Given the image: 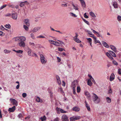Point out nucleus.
Instances as JSON below:
<instances>
[{
    "instance_id": "nucleus-55",
    "label": "nucleus",
    "mask_w": 121,
    "mask_h": 121,
    "mask_svg": "<svg viewBox=\"0 0 121 121\" xmlns=\"http://www.w3.org/2000/svg\"><path fill=\"white\" fill-rule=\"evenodd\" d=\"M75 36L74 37V39H74L77 38V37L78 36V35L77 33H75Z\"/></svg>"
},
{
    "instance_id": "nucleus-42",
    "label": "nucleus",
    "mask_w": 121,
    "mask_h": 121,
    "mask_svg": "<svg viewBox=\"0 0 121 121\" xmlns=\"http://www.w3.org/2000/svg\"><path fill=\"white\" fill-rule=\"evenodd\" d=\"M37 38H45V37L43 36H42L41 35H40L39 36H37L36 37Z\"/></svg>"
},
{
    "instance_id": "nucleus-16",
    "label": "nucleus",
    "mask_w": 121,
    "mask_h": 121,
    "mask_svg": "<svg viewBox=\"0 0 121 121\" xmlns=\"http://www.w3.org/2000/svg\"><path fill=\"white\" fill-rule=\"evenodd\" d=\"M13 51L18 53L22 54L23 52V51L22 50H15L13 49Z\"/></svg>"
},
{
    "instance_id": "nucleus-60",
    "label": "nucleus",
    "mask_w": 121,
    "mask_h": 121,
    "mask_svg": "<svg viewBox=\"0 0 121 121\" xmlns=\"http://www.w3.org/2000/svg\"><path fill=\"white\" fill-rule=\"evenodd\" d=\"M18 117L19 118H20L22 117V114H19L18 115Z\"/></svg>"
},
{
    "instance_id": "nucleus-15",
    "label": "nucleus",
    "mask_w": 121,
    "mask_h": 121,
    "mask_svg": "<svg viewBox=\"0 0 121 121\" xmlns=\"http://www.w3.org/2000/svg\"><path fill=\"white\" fill-rule=\"evenodd\" d=\"M85 104L86 107L87 108L88 110V111H90V106L89 105L87 104L86 101H85Z\"/></svg>"
},
{
    "instance_id": "nucleus-40",
    "label": "nucleus",
    "mask_w": 121,
    "mask_h": 121,
    "mask_svg": "<svg viewBox=\"0 0 121 121\" xmlns=\"http://www.w3.org/2000/svg\"><path fill=\"white\" fill-rule=\"evenodd\" d=\"M31 37L33 39H35V37L34 34L33 33H31L30 34Z\"/></svg>"
},
{
    "instance_id": "nucleus-23",
    "label": "nucleus",
    "mask_w": 121,
    "mask_h": 121,
    "mask_svg": "<svg viewBox=\"0 0 121 121\" xmlns=\"http://www.w3.org/2000/svg\"><path fill=\"white\" fill-rule=\"evenodd\" d=\"M93 38L94 39L95 43H100V41L99 40H97L96 37L95 36H94Z\"/></svg>"
},
{
    "instance_id": "nucleus-3",
    "label": "nucleus",
    "mask_w": 121,
    "mask_h": 121,
    "mask_svg": "<svg viewBox=\"0 0 121 121\" xmlns=\"http://www.w3.org/2000/svg\"><path fill=\"white\" fill-rule=\"evenodd\" d=\"M40 57L41 61L42 63L45 64L47 62V60L43 55H40Z\"/></svg>"
},
{
    "instance_id": "nucleus-43",
    "label": "nucleus",
    "mask_w": 121,
    "mask_h": 121,
    "mask_svg": "<svg viewBox=\"0 0 121 121\" xmlns=\"http://www.w3.org/2000/svg\"><path fill=\"white\" fill-rule=\"evenodd\" d=\"M5 26L8 29H9L11 27V26L9 25L6 24L5 25Z\"/></svg>"
},
{
    "instance_id": "nucleus-49",
    "label": "nucleus",
    "mask_w": 121,
    "mask_h": 121,
    "mask_svg": "<svg viewBox=\"0 0 121 121\" xmlns=\"http://www.w3.org/2000/svg\"><path fill=\"white\" fill-rule=\"evenodd\" d=\"M86 39L88 40V41L89 42V43H90L91 42H92V40L91 39V38H87Z\"/></svg>"
},
{
    "instance_id": "nucleus-14",
    "label": "nucleus",
    "mask_w": 121,
    "mask_h": 121,
    "mask_svg": "<svg viewBox=\"0 0 121 121\" xmlns=\"http://www.w3.org/2000/svg\"><path fill=\"white\" fill-rule=\"evenodd\" d=\"M56 77L58 84L59 85H60L61 84V81L59 77L58 76H57Z\"/></svg>"
},
{
    "instance_id": "nucleus-21",
    "label": "nucleus",
    "mask_w": 121,
    "mask_h": 121,
    "mask_svg": "<svg viewBox=\"0 0 121 121\" xmlns=\"http://www.w3.org/2000/svg\"><path fill=\"white\" fill-rule=\"evenodd\" d=\"M87 84L90 86H91L92 84V83L91 81V80L90 79H88L87 81Z\"/></svg>"
},
{
    "instance_id": "nucleus-59",
    "label": "nucleus",
    "mask_w": 121,
    "mask_h": 121,
    "mask_svg": "<svg viewBox=\"0 0 121 121\" xmlns=\"http://www.w3.org/2000/svg\"><path fill=\"white\" fill-rule=\"evenodd\" d=\"M24 2H22L20 4V6L21 7H22L24 5Z\"/></svg>"
},
{
    "instance_id": "nucleus-29",
    "label": "nucleus",
    "mask_w": 121,
    "mask_h": 121,
    "mask_svg": "<svg viewBox=\"0 0 121 121\" xmlns=\"http://www.w3.org/2000/svg\"><path fill=\"white\" fill-rule=\"evenodd\" d=\"M49 42L51 44H52L55 45L56 41H53V40H49Z\"/></svg>"
},
{
    "instance_id": "nucleus-28",
    "label": "nucleus",
    "mask_w": 121,
    "mask_h": 121,
    "mask_svg": "<svg viewBox=\"0 0 121 121\" xmlns=\"http://www.w3.org/2000/svg\"><path fill=\"white\" fill-rule=\"evenodd\" d=\"M89 14L92 17H96V16L95 14L92 12H90Z\"/></svg>"
},
{
    "instance_id": "nucleus-39",
    "label": "nucleus",
    "mask_w": 121,
    "mask_h": 121,
    "mask_svg": "<svg viewBox=\"0 0 121 121\" xmlns=\"http://www.w3.org/2000/svg\"><path fill=\"white\" fill-rule=\"evenodd\" d=\"M55 45L57 46H60V44L59 43V42L56 41L55 42Z\"/></svg>"
},
{
    "instance_id": "nucleus-35",
    "label": "nucleus",
    "mask_w": 121,
    "mask_h": 121,
    "mask_svg": "<svg viewBox=\"0 0 121 121\" xmlns=\"http://www.w3.org/2000/svg\"><path fill=\"white\" fill-rule=\"evenodd\" d=\"M58 48V51H59L61 52L63 51H65V50L62 48L59 47Z\"/></svg>"
},
{
    "instance_id": "nucleus-27",
    "label": "nucleus",
    "mask_w": 121,
    "mask_h": 121,
    "mask_svg": "<svg viewBox=\"0 0 121 121\" xmlns=\"http://www.w3.org/2000/svg\"><path fill=\"white\" fill-rule=\"evenodd\" d=\"M106 100L107 102L108 103H110L111 102V99L109 97H107Z\"/></svg>"
},
{
    "instance_id": "nucleus-1",
    "label": "nucleus",
    "mask_w": 121,
    "mask_h": 121,
    "mask_svg": "<svg viewBox=\"0 0 121 121\" xmlns=\"http://www.w3.org/2000/svg\"><path fill=\"white\" fill-rule=\"evenodd\" d=\"M15 41L18 42L20 46L24 47L25 46V43L24 41L26 40V38L24 36H21L19 37H16L14 39Z\"/></svg>"
},
{
    "instance_id": "nucleus-22",
    "label": "nucleus",
    "mask_w": 121,
    "mask_h": 121,
    "mask_svg": "<svg viewBox=\"0 0 121 121\" xmlns=\"http://www.w3.org/2000/svg\"><path fill=\"white\" fill-rule=\"evenodd\" d=\"M113 5L115 8H117L118 7V5L117 3V2H116L113 3Z\"/></svg>"
},
{
    "instance_id": "nucleus-58",
    "label": "nucleus",
    "mask_w": 121,
    "mask_h": 121,
    "mask_svg": "<svg viewBox=\"0 0 121 121\" xmlns=\"http://www.w3.org/2000/svg\"><path fill=\"white\" fill-rule=\"evenodd\" d=\"M26 94L25 93H23L22 94V96L24 98L26 97Z\"/></svg>"
},
{
    "instance_id": "nucleus-51",
    "label": "nucleus",
    "mask_w": 121,
    "mask_h": 121,
    "mask_svg": "<svg viewBox=\"0 0 121 121\" xmlns=\"http://www.w3.org/2000/svg\"><path fill=\"white\" fill-rule=\"evenodd\" d=\"M61 6L63 7H67V5L66 4H61Z\"/></svg>"
},
{
    "instance_id": "nucleus-2",
    "label": "nucleus",
    "mask_w": 121,
    "mask_h": 121,
    "mask_svg": "<svg viewBox=\"0 0 121 121\" xmlns=\"http://www.w3.org/2000/svg\"><path fill=\"white\" fill-rule=\"evenodd\" d=\"M93 101L96 104L98 103L100 101L99 98L98 97L97 95L95 93L93 94Z\"/></svg>"
},
{
    "instance_id": "nucleus-48",
    "label": "nucleus",
    "mask_w": 121,
    "mask_h": 121,
    "mask_svg": "<svg viewBox=\"0 0 121 121\" xmlns=\"http://www.w3.org/2000/svg\"><path fill=\"white\" fill-rule=\"evenodd\" d=\"M58 91L60 92H63L62 88L61 87H60L58 89Z\"/></svg>"
},
{
    "instance_id": "nucleus-13",
    "label": "nucleus",
    "mask_w": 121,
    "mask_h": 121,
    "mask_svg": "<svg viewBox=\"0 0 121 121\" xmlns=\"http://www.w3.org/2000/svg\"><path fill=\"white\" fill-rule=\"evenodd\" d=\"M73 110L76 112H78L80 110V109L79 108L76 107H73L72 108Z\"/></svg>"
},
{
    "instance_id": "nucleus-5",
    "label": "nucleus",
    "mask_w": 121,
    "mask_h": 121,
    "mask_svg": "<svg viewBox=\"0 0 121 121\" xmlns=\"http://www.w3.org/2000/svg\"><path fill=\"white\" fill-rule=\"evenodd\" d=\"M61 119L62 121H68V117L66 115H63L61 117Z\"/></svg>"
},
{
    "instance_id": "nucleus-31",
    "label": "nucleus",
    "mask_w": 121,
    "mask_h": 121,
    "mask_svg": "<svg viewBox=\"0 0 121 121\" xmlns=\"http://www.w3.org/2000/svg\"><path fill=\"white\" fill-rule=\"evenodd\" d=\"M74 40L75 42L78 43H80L81 42V41L77 38L74 39Z\"/></svg>"
},
{
    "instance_id": "nucleus-9",
    "label": "nucleus",
    "mask_w": 121,
    "mask_h": 121,
    "mask_svg": "<svg viewBox=\"0 0 121 121\" xmlns=\"http://www.w3.org/2000/svg\"><path fill=\"white\" fill-rule=\"evenodd\" d=\"M12 18L14 20L17 19V14L16 13L12 14Z\"/></svg>"
},
{
    "instance_id": "nucleus-45",
    "label": "nucleus",
    "mask_w": 121,
    "mask_h": 121,
    "mask_svg": "<svg viewBox=\"0 0 121 121\" xmlns=\"http://www.w3.org/2000/svg\"><path fill=\"white\" fill-rule=\"evenodd\" d=\"M117 19L119 21H121V17L120 16H118L117 17Z\"/></svg>"
},
{
    "instance_id": "nucleus-46",
    "label": "nucleus",
    "mask_w": 121,
    "mask_h": 121,
    "mask_svg": "<svg viewBox=\"0 0 121 121\" xmlns=\"http://www.w3.org/2000/svg\"><path fill=\"white\" fill-rule=\"evenodd\" d=\"M72 5L73 7V8L74 9H75V10H78V8L77 7V6L75 7V5H74L73 4Z\"/></svg>"
},
{
    "instance_id": "nucleus-63",
    "label": "nucleus",
    "mask_w": 121,
    "mask_h": 121,
    "mask_svg": "<svg viewBox=\"0 0 121 121\" xmlns=\"http://www.w3.org/2000/svg\"><path fill=\"white\" fill-rule=\"evenodd\" d=\"M65 82L64 81H62V86H65Z\"/></svg>"
},
{
    "instance_id": "nucleus-10",
    "label": "nucleus",
    "mask_w": 121,
    "mask_h": 121,
    "mask_svg": "<svg viewBox=\"0 0 121 121\" xmlns=\"http://www.w3.org/2000/svg\"><path fill=\"white\" fill-rule=\"evenodd\" d=\"M26 49L27 51V53L28 55L30 56H31V55L30 54L31 53L32 50L31 49L29 48V47H27L26 48Z\"/></svg>"
},
{
    "instance_id": "nucleus-4",
    "label": "nucleus",
    "mask_w": 121,
    "mask_h": 121,
    "mask_svg": "<svg viewBox=\"0 0 121 121\" xmlns=\"http://www.w3.org/2000/svg\"><path fill=\"white\" fill-rule=\"evenodd\" d=\"M81 118V117L78 116H74L70 117V121H74L76 120L79 119Z\"/></svg>"
},
{
    "instance_id": "nucleus-54",
    "label": "nucleus",
    "mask_w": 121,
    "mask_h": 121,
    "mask_svg": "<svg viewBox=\"0 0 121 121\" xmlns=\"http://www.w3.org/2000/svg\"><path fill=\"white\" fill-rule=\"evenodd\" d=\"M48 92H49L50 93V96H51V97H52V94H53V93H52V91H49V88H48Z\"/></svg>"
},
{
    "instance_id": "nucleus-32",
    "label": "nucleus",
    "mask_w": 121,
    "mask_h": 121,
    "mask_svg": "<svg viewBox=\"0 0 121 121\" xmlns=\"http://www.w3.org/2000/svg\"><path fill=\"white\" fill-rule=\"evenodd\" d=\"M69 14L71 15L73 17H77V16L73 13L70 12V13Z\"/></svg>"
},
{
    "instance_id": "nucleus-6",
    "label": "nucleus",
    "mask_w": 121,
    "mask_h": 121,
    "mask_svg": "<svg viewBox=\"0 0 121 121\" xmlns=\"http://www.w3.org/2000/svg\"><path fill=\"white\" fill-rule=\"evenodd\" d=\"M10 100L13 105L17 106V102L15 99H14L10 98Z\"/></svg>"
},
{
    "instance_id": "nucleus-61",
    "label": "nucleus",
    "mask_w": 121,
    "mask_h": 121,
    "mask_svg": "<svg viewBox=\"0 0 121 121\" xmlns=\"http://www.w3.org/2000/svg\"><path fill=\"white\" fill-rule=\"evenodd\" d=\"M118 73L119 74H121V69H119L118 70Z\"/></svg>"
},
{
    "instance_id": "nucleus-52",
    "label": "nucleus",
    "mask_w": 121,
    "mask_h": 121,
    "mask_svg": "<svg viewBox=\"0 0 121 121\" xmlns=\"http://www.w3.org/2000/svg\"><path fill=\"white\" fill-rule=\"evenodd\" d=\"M84 17L85 18H88V17L86 15V13H85L84 15Z\"/></svg>"
},
{
    "instance_id": "nucleus-12",
    "label": "nucleus",
    "mask_w": 121,
    "mask_h": 121,
    "mask_svg": "<svg viewBox=\"0 0 121 121\" xmlns=\"http://www.w3.org/2000/svg\"><path fill=\"white\" fill-rule=\"evenodd\" d=\"M15 109V106H14L12 108H10L9 109V111L10 112H13L14 111Z\"/></svg>"
},
{
    "instance_id": "nucleus-36",
    "label": "nucleus",
    "mask_w": 121,
    "mask_h": 121,
    "mask_svg": "<svg viewBox=\"0 0 121 121\" xmlns=\"http://www.w3.org/2000/svg\"><path fill=\"white\" fill-rule=\"evenodd\" d=\"M76 86H73L72 88L73 91V93L74 94H76L75 88L76 87Z\"/></svg>"
},
{
    "instance_id": "nucleus-17",
    "label": "nucleus",
    "mask_w": 121,
    "mask_h": 121,
    "mask_svg": "<svg viewBox=\"0 0 121 121\" xmlns=\"http://www.w3.org/2000/svg\"><path fill=\"white\" fill-rule=\"evenodd\" d=\"M25 22L27 26H30L29 21L28 19H26L25 20Z\"/></svg>"
},
{
    "instance_id": "nucleus-37",
    "label": "nucleus",
    "mask_w": 121,
    "mask_h": 121,
    "mask_svg": "<svg viewBox=\"0 0 121 121\" xmlns=\"http://www.w3.org/2000/svg\"><path fill=\"white\" fill-rule=\"evenodd\" d=\"M27 26H26L25 25H23V28L26 30H28V28Z\"/></svg>"
},
{
    "instance_id": "nucleus-26",
    "label": "nucleus",
    "mask_w": 121,
    "mask_h": 121,
    "mask_svg": "<svg viewBox=\"0 0 121 121\" xmlns=\"http://www.w3.org/2000/svg\"><path fill=\"white\" fill-rule=\"evenodd\" d=\"M59 111L62 113H65L67 112L66 111L63 110L61 108L59 109Z\"/></svg>"
},
{
    "instance_id": "nucleus-53",
    "label": "nucleus",
    "mask_w": 121,
    "mask_h": 121,
    "mask_svg": "<svg viewBox=\"0 0 121 121\" xmlns=\"http://www.w3.org/2000/svg\"><path fill=\"white\" fill-rule=\"evenodd\" d=\"M108 92L109 93H111L112 92V90L111 88L110 87L108 90Z\"/></svg>"
},
{
    "instance_id": "nucleus-64",
    "label": "nucleus",
    "mask_w": 121,
    "mask_h": 121,
    "mask_svg": "<svg viewBox=\"0 0 121 121\" xmlns=\"http://www.w3.org/2000/svg\"><path fill=\"white\" fill-rule=\"evenodd\" d=\"M57 58L58 60V61L60 62L61 61V59L60 58L58 57H57Z\"/></svg>"
},
{
    "instance_id": "nucleus-34",
    "label": "nucleus",
    "mask_w": 121,
    "mask_h": 121,
    "mask_svg": "<svg viewBox=\"0 0 121 121\" xmlns=\"http://www.w3.org/2000/svg\"><path fill=\"white\" fill-rule=\"evenodd\" d=\"M4 52L5 53H8L10 52L11 51L7 49H5L4 50Z\"/></svg>"
},
{
    "instance_id": "nucleus-33",
    "label": "nucleus",
    "mask_w": 121,
    "mask_h": 121,
    "mask_svg": "<svg viewBox=\"0 0 121 121\" xmlns=\"http://www.w3.org/2000/svg\"><path fill=\"white\" fill-rule=\"evenodd\" d=\"M46 117L45 116H44L43 117H41L40 118V119L42 120V119L43 120L46 121Z\"/></svg>"
},
{
    "instance_id": "nucleus-8",
    "label": "nucleus",
    "mask_w": 121,
    "mask_h": 121,
    "mask_svg": "<svg viewBox=\"0 0 121 121\" xmlns=\"http://www.w3.org/2000/svg\"><path fill=\"white\" fill-rule=\"evenodd\" d=\"M40 27H37L34 28L32 30V32L34 33L37 32L41 29Z\"/></svg>"
},
{
    "instance_id": "nucleus-50",
    "label": "nucleus",
    "mask_w": 121,
    "mask_h": 121,
    "mask_svg": "<svg viewBox=\"0 0 121 121\" xmlns=\"http://www.w3.org/2000/svg\"><path fill=\"white\" fill-rule=\"evenodd\" d=\"M29 44L30 46H34L35 45V43H32L31 42H30L29 43Z\"/></svg>"
},
{
    "instance_id": "nucleus-19",
    "label": "nucleus",
    "mask_w": 121,
    "mask_h": 121,
    "mask_svg": "<svg viewBox=\"0 0 121 121\" xmlns=\"http://www.w3.org/2000/svg\"><path fill=\"white\" fill-rule=\"evenodd\" d=\"M36 101L37 102H38L42 103L43 101L42 100L40 99L39 97L38 96L36 98Z\"/></svg>"
},
{
    "instance_id": "nucleus-44",
    "label": "nucleus",
    "mask_w": 121,
    "mask_h": 121,
    "mask_svg": "<svg viewBox=\"0 0 121 121\" xmlns=\"http://www.w3.org/2000/svg\"><path fill=\"white\" fill-rule=\"evenodd\" d=\"M7 6V5L6 4H5L4 5H3L0 8V9H3L4 8L6 7Z\"/></svg>"
},
{
    "instance_id": "nucleus-24",
    "label": "nucleus",
    "mask_w": 121,
    "mask_h": 121,
    "mask_svg": "<svg viewBox=\"0 0 121 121\" xmlns=\"http://www.w3.org/2000/svg\"><path fill=\"white\" fill-rule=\"evenodd\" d=\"M112 55V56L114 57H116V55L115 53L112 51H110L109 52Z\"/></svg>"
},
{
    "instance_id": "nucleus-41",
    "label": "nucleus",
    "mask_w": 121,
    "mask_h": 121,
    "mask_svg": "<svg viewBox=\"0 0 121 121\" xmlns=\"http://www.w3.org/2000/svg\"><path fill=\"white\" fill-rule=\"evenodd\" d=\"M81 89L79 86H78L77 87V92L78 93L80 92V91Z\"/></svg>"
},
{
    "instance_id": "nucleus-30",
    "label": "nucleus",
    "mask_w": 121,
    "mask_h": 121,
    "mask_svg": "<svg viewBox=\"0 0 121 121\" xmlns=\"http://www.w3.org/2000/svg\"><path fill=\"white\" fill-rule=\"evenodd\" d=\"M85 95L88 97L89 98L90 96L89 93L88 92H86L85 93Z\"/></svg>"
},
{
    "instance_id": "nucleus-7",
    "label": "nucleus",
    "mask_w": 121,
    "mask_h": 121,
    "mask_svg": "<svg viewBox=\"0 0 121 121\" xmlns=\"http://www.w3.org/2000/svg\"><path fill=\"white\" fill-rule=\"evenodd\" d=\"M79 0L81 2V4L83 8H85L86 7V4L84 1L83 0Z\"/></svg>"
},
{
    "instance_id": "nucleus-20",
    "label": "nucleus",
    "mask_w": 121,
    "mask_h": 121,
    "mask_svg": "<svg viewBox=\"0 0 121 121\" xmlns=\"http://www.w3.org/2000/svg\"><path fill=\"white\" fill-rule=\"evenodd\" d=\"M110 47L111 49L114 52H116L117 51L116 48L114 46L111 45L110 46Z\"/></svg>"
},
{
    "instance_id": "nucleus-11",
    "label": "nucleus",
    "mask_w": 121,
    "mask_h": 121,
    "mask_svg": "<svg viewBox=\"0 0 121 121\" xmlns=\"http://www.w3.org/2000/svg\"><path fill=\"white\" fill-rule=\"evenodd\" d=\"M115 78V75L113 73H112L110 76L109 80L112 81L114 80Z\"/></svg>"
},
{
    "instance_id": "nucleus-25",
    "label": "nucleus",
    "mask_w": 121,
    "mask_h": 121,
    "mask_svg": "<svg viewBox=\"0 0 121 121\" xmlns=\"http://www.w3.org/2000/svg\"><path fill=\"white\" fill-rule=\"evenodd\" d=\"M82 20H83L84 22L86 24H87L88 25H90V24L89 23V22L88 21L86 20L85 19H84V18H82Z\"/></svg>"
},
{
    "instance_id": "nucleus-18",
    "label": "nucleus",
    "mask_w": 121,
    "mask_h": 121,
    "mask_svg": "<svg viewBox=\"0 0 121 121\" xmlns=\"http://www.w3.org/2000/svg\"><path fill=\"white\" fill-rule=\"evenodd\" d=\"M102 43L103 45L105 47L107 48L109 47V46L105 42L103 41L102 42Z\"/></svg>"
},
{
    "instance_id": "nucleus-47",
    "label": "nucleus",
    "mask_w": 121,
    "mask_h": 121,
    "mask_svg": "<svg viewBox=\"0 0 121 121\" xmlns=\"http://www.w3.org/2000/svg\"><path fill=\"white\" fill-rule=\"evenodd\" d=\"M113 63L116 65H118V63L115 60H113Z\"/></svg>"
},
{
    "instance_id": "nucleus-56",
    "label": "nucleus",
    "mask_w": 121,
    "mask_h": 121,
    "mask_svg": "<svg viewBox=\"0 0 121 121\" xmlns=\"http://www.w3.org/2000/svg\"><path fill=\"white\" fill-rule=\"evenodd\" d=\"M59 118L58 117H56L54 119V121H59Z\"/></svg>"
},
{
    "instance_id": "nucleus-57",
    "label": "nucleus",
    "mask_w": 121,
    "mask_h": 121,
    "mask_svg": "<svg viewBox=\"0 0 121 121\" xmlns=\"http://www.w3.org/2000/svg\"><path fill=\"white\" fill-rule=\"evenodd\" d=\"M91 30L92 31L93 33L95 34L96 35H97V34H98V33L96 31H95L94 30H93L92 29H91Z\"/></svg>"
},
{
    "instance_id": "nucleus-62",
    "label": "nucleus",
    "mask_w": 121,
    "mask_h": 121,
    "mask_svg": "<svg viewBox=\"0 0 121 121\" xmlns=\"http://www.w3.org/2000/svg\"><path fill=\"white\" fill-rule=\"evenodd\" d=\"M106 55L108 57L110 55V54H109V53L108 52H107L106 53Z\"/></svg>"
},
{
    "instance_id": "nucleus-38",
    "label": "nucleus",
    "mask_w": 121,
    "mask_h": 121,
    "mask_svg": "<svg viewBox=\"0 0 121 121\" xmlns=\"http://www.w3.org/2000/svg\"><path fill=\"white\" fill-rule=\"evenodd\" d=\"M87 32L88 33V34H89L90 35H92L93 36H95L93 34L91 33V31H89L88 30H87Z\"/></svg>"
}]
</instances>
